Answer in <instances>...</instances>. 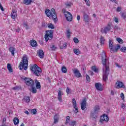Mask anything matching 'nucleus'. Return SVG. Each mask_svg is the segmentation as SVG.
Returning a JSON list of instances; mask_svg holds the SVG:
<instances>
[{
    "label": "nucleus",
    "mask_w": 126,
    "mask_h": 126,
    "mask_svg": "<svg viewBox=\"0 0 126 126\" xmlns=\"http://www.w3.org/2000/svg\"><path fill=\"white\" fill-rule=\"evenodd\" d=\"M101 58V63L103 64V66L105 67V68H103V79L104 81H106V80L108 79V76L109 75V73L110 72V68L108 65V63H109V61L107 59V56H106V53L104 51L102 53Z\"/></svg>",
    "instance_id": "f257e3e1"
},
{
    "label": "nucleus",
    "mask_w": 126,
    "mask_h": 126,
    "mask_svg": "<svg viewBox=\"0 0 126 126\" xmlns=\"http://www.w3.org/2000/svg\"><path fill=\"white\" fill-rule=\"evenodd\" d=\"M45 14L47 15V17H49V18L51 17L55 23H56V21H58V16H57L55 9L52 8L51 10L49 9H46L45 10Z\"/></svg>",
    "instance_id": "f03ea898"
},
{
    "label": "nucleus",
    "mask_w": 126,
    "mask_h": 126,
    "mask_svg": "<svg viewBox=\"0 0 126 126\" xmlns=\"http://www.w3.org/2000/svg\"><path fill=\"white\" fill-rule=\"evenodd\" d=\"M30 69L31 71L35 76H37V77L41 76V73H42V71L41 68L38 67L37 64H34L31 66Z\"/></svg>",
    "instance_id": "7ed1b4c3"
},
{
    "label": "nucleus",
    "mask_w": 126,
    "mask_h": 126,
    "mask_svg": "<svg viewBox=\"0 0 126 126\" xmlns=\"http://www.w3.org/2000/svg\"><path fill=\"white\" fill-rule=\"evenodd\" d=\"M19 67L21 70L23 69V67L25 70L27 69L28 68V59L27 57L24 56L23 57V62H20Z\"/></svg>",
    "instance_id": "20e7f679"
},
{
    "label": "nucleus",
    "mask_w": 126,
    "mask_h": 126,
    "mask_svg": "<svg viewBox=\"0 0 126 126\" xmlns=\"http://www.w3.org/2000/svg\"><path fill=\"white\" fill-rule=\"evenodd\" d=\"M100 111V107L98 105H95L94 107V111L91 112V118L92 120H96L98 117V113Z\"/></svg>",
    "instance_id": "39448f33"
},
{
    "label": "nucleus",
    "mask_w": 126,
    "mask_h": 126,
    "mask_svg": "<svg viewBox=\"0 0 126 126\" xmlns=\"http://www.w3.org/2000/svg\"><path fill=\"white\" fill-rule=\"evenodd\" d=\"M109 45L111 53H117L119 49L121 48V45L119 44H117L116 46L114 48V43L112 42L111 39L109 40Z\"/></svg>",
    "instance_id": "423d86ee"
},
{
    "label": "nucleus",
    "mask_w": 126,
    "mask_h": 126,
    "mask_svg": "<svg viewBox=\"0 0 126 126\" xmlns=\"http://www.w3.org/2000/svg\"><path fill=\"white\" fill-rule=\"evenodd\" d=\"M53 34H54V31L52 30L46 31V34L44 36L46 42H48L49 40H52L53 39Z\"/></svg>",
    "instance_id": "0eeeda50"
},
{
    "label": "nucleus",
    "mask_w": 126,
    "mask_h": 126,
    "mask_svg": "<svg viewBox=\"0 0 126 126\" xmlns=\"http://www.w3.org/2000/svg\"><path fill=\"white\" fill-rule=\"evenodd\" d=\"M24 80L25 81L26 84H27L28 86H30V88L32 86H35V82L33 79H31V78L25 77L24 78Z\"/></svg>",
    "instance_id": "6e6552de"
},
{
    "label": "nucleus",
    "mask_w": 126,
    "mask_h": 126,
    "mask_svg": "<svg viewBox=\"0 0 126 126\" xmlns=\"http://www.w3.org/2000/svg\"><path fill=\"white\" fill-rule=\"evenodd\" d=\"M65 17L67 21H72V15L70 12L68 11H65L64 12Z\"/></svg>",
    "instance_id": "1a4fd4ad"
},
{
    "label": "nucleus",
    "mask_w": 126,
    "mask_h": 126,
    "mask_svg": "<svg viewBox=\"0 0 126 126\" xmlns=\"http://www.w3.org/2000/svg\"><path fill=\"white\" fill-rule=\"evenodd\" d=\"M115 87L116 88H123V89H126V86H125L124 83L120 81H117Z\"/></svg>",
    "instance_id": "9d476101"
},
{
    "label": "nucleus",
    "mask_w": 126,
    "mask_h": 126,
    "mask_svg": "<svg viewBox=\"0 0 126 126\" xmlns=\"http://www.w3.org/2000/svg\"><path fill=\"white\" fill-rule=\"evenodd\" d=\"M73 72L76 77H77L78 78H79V77H82L81 73H80V72L77 69H73Z\"/></svg>",
    "instance_id": "9b49d317"
},
{
    "label": "nucleus",
    "mask_w": 126,
    "mask_h": 126,
    "mask_svg": "<svg viewBox=\"0 0 126 126\" xmlns=\"http://www.w3.org/2000/svg\"><path fill=\"white\" fill-rule=\"evenodd\" d=\"M109 121V117L106 114H104L103 116H101L100 119V123L103 124V122H108Z\"/></svg>",
    "instance_id": "f8f14e48"
},
{
    "label": "nucleus",
    "mask_w": 126,
    "mask_h": 126,
    "mask_svg": "<svg viewBox=\"0 0 126 126\" xmlns=\"http://www.w3.org/2000/svg\"><path fill=\"white\" fill-rule=\"evenodd\" d=\"M81 109L84 111L86 109V98H84L81 103Z\"/></svg>",
    "instance_id": "ddd939ff"
},
{
    "label": "nucleus",
    "mask_w": 126,
    "mask_h": 126,
    "mask_svg": "<svg viewBox=\"0 0 126 126\" xmlns=\"http://www.w3.org/2000/svg\"><path fill=\"white\" fill-rule=\"evenodd\" d=\"M111 24H109L107 27H106L104 29L101 31V32L102 33H105V34H107V32H108V31H110L111 30Z\"/></svg>",
    "instance_id": "4468645a"
},
{
    "label": "nucleus",
    "mask_w": 126,
    "mask_h": 126,
    "mask_svg": "<svg viewBox=\"0 0 126 126\" xmlns=\"http://www.w3.org/2000/svg\"><path fill=\"white\" fill-rule=\"evenodd\" d=\"M72 103L73 104V107L75 110V112L76 113V114H77V113H78V108H77V106L76 105V100H75V99L73 98L72 99Z\"/></svg>",
    "instance_id": "2eb2a0df"
},
{
    "label": "nucleus",
    "mask_w": 126,
    "mask_h": 126,
    "mask_svg": "<svg viewBox=\"0 0 126 126\" xmlns=\"http://www.w3.org/2000/svg\"><path fill=\"white\" fill-rule=\"evenodd\" d=\"M59 46L61 50H63V49H66V47H67V43L66 42H60Z\"/></svg>",
    "instance_id": "dca6fc26"
},
{
    "label": "nucleus",
    "mask_w": 126,
    "mask_h": 126,
    "mask_svg": "<svg viewBox=\"0 0 126 126\" xmlns=\"http://www.w3.org/2000/svg\"><path fill=\"white\" fill-rule=\"evenodd\" d=\"M84 21L86 23L87 22H89V20H90V18L89 16L86 14V13L84 12L83 14Z\"/></svg>",
    "instance_id": "f3484780"
},
{
    "label": "nucleus",
    "mask_w": 126,
    "mask_h": 126,
    "mask_svg": "<svg viewBox=\"0 0 126 126\" xmlns=\"http://www.w3.org/2000/svg\"><path fill=\"white\" fill-rule=\"evenodd\" d=\"M95 87L96 90H99V91H102L103 90V87H102V84L99 83H96L95 84Z\"/></svg>",
    "instance_id": "a211bd4d"
},
{
    "label": "nucleus",
    "mask_w": 126,
    "mask_h": 126,
    "mask_svg": "<svg viewBox=\"0 0 126 126\" xmlns=\"http://www.w3.org/2000/svg\"><path fill=\"white\" fill-rule=\"evenodd\" d=\"M29 89L31 92H32V93H33L34 94L37 93V88L35 87V85L34 86H32V87H31V88H29Z\"/></svg>",
    "instance_id": "6ab92c4d"
},
{
    "label": "nucleus",
    "mask_w": 126,
    "mask_h": 126,
    "mask_svg": "<svg viewBox=\"0 0 126 126\" xmlns=\"http://www.w3.org/2000/svg\"><path fill=\"white\" fill-rule=\"evenodd\" d=\"M34 0H23V3L26 4V5H30L32 2H33Z\"/></svg>",
    "instance_id": "aec40b11"
},
{
    "label": "nucleus",
    "mask_w": 126,
    "mask_h": 126,
    "mask_svg": "<svg viewBox=\"0 0 126 126\" xmlns=\"http://www.w3.org/2000/svg\"><path fill=\"white\" fill-rule=\"evenodd\" d=\"M38 56L40 59H44V57H45V54H44V51L43 50H39L38 51Z\"/></svg>",
    "instance_id": "412c9836"
},
{
    "label": "nucleus",
    "mask_w": 126,
    "mask_h": 126,
    "mask_svg": "<svg viewBox=\"0 0 126 126\" xmlns=\"http://www.w3.org/2000/svg\"><path fill=\"white\" fill-rule=\"evenodd\" d=\"M9 51L10 52L12 56H14V52H15V48L14 47L11 46L9 48Z\"/></svg>",
    "instance_id": "4be33fe9"
},
{
    "label": "nucleus",
    "mask_w": 126,
    "mask_h": 126,
    "mask_svg": "<svg viewBox=\"0 0 126 126\" xmlns=\"http://www.w3.org/2000/svg\"><path fill=\"white\" fill-rule=\"evenodd\" d=\"M35 86L36 89H41V83L39 82H38V81L37 80H35Z\"/></svg>",
    "instance_id": "5701e85b"
},
{
    "label": "nucleus",
    "mask_w": 126,
    "mask_h": 126,
    "mask_svg": "<svg viewBox=\"0 0 126 126\" xmlns=\"http://www.w3.org/2000/svg\"><path fill=\"white\" fill-rule=\"evenodd\" d=\"M59 115L57 114L55 115L54 117V124H57V123H59Z\"/></svg>",
    "instance_id": "b1692460"
},
{
    "label": "nucleus",
    "mask_w": 126,
    "mask_h": 126,
    "mask_svg": "<svg viewBox=\"0 0 126 126\" xmlns=\"http://www.w3.org/2000/svg\"><path fill=\"white\" fill-rule=\"evenodd\" d=\"M23 100L26 103H29L30 102V97L27 96H24Z\"/></svg>",
    "instance_id": "393cba45"
},
{
    "label": "nucleus",
    "mask_w": 126,
    "mask_h": 126,
    "mask_svg": "<svg viewBox=\"0 0 126 126\" xmlns=\"http://www.w3.org/2000/svg\"><path fill=\"white\" fill-rule=\"evenodd\" d=\"M31 45L32 47H37V41L34 40H31Z\"/></svg>",
    "instance_id": "a878e982"
},
{
    "label": "nucleus",
    "mask_w": 126,
    "mask_h": 126,
    "mask_svg": "<svg viewBox=\"0 0 126 126\" xmlns=\"http://www.w3.org/2000/svg\"><path fill=\"white\" fill-rule=\"evenodd\" d=\"M13 123L15 126L18 125L19 124V119L17 117H15L13 119Z\"/></svg>",
    "instance_id": "bb28decb"
},
{
    "label": "nucleus",
    "mask_w": 126,
    "mask_h": 126,
    "mask_svg": "<svg viewBox=\"0 0 126 126\" xmlns=\"http://www.w3.org/2000/svg\"><path fill=\"white\" fill-rule=\"evenodd\" d=\"M7 67L10 72H12L13 71V69H12V67H11V64H10V63L7 64Z\"/></svg>",
    "instance_id": "cd10ccee"
},
{
    "label": "nucleus",
    "mask_w": 126,
    "mask_h": 126,
    "mask_svg": "<svg viewBox=\"0 0 126 126\" xmlns=\"http://www.w3.org/2000/svg\"><path fill=\"white\" fill-rule=\"evenodd\" d=\"M73 52L75 55H80V50H79V49L75 48L73 49Z\"/></svg>",
    "instance_id": "c85d7f7f"
},
{
    "label": "nucleus",
    "mask_w": 126,
    "mask_h": 126,
    "mask_svg": "<svg viewBox=\"0 0 126 126\" xmlns=\"http://www.w3.org/2000/svg\"><path fill=\"white\" fill-rule=\"evenodd\" d=\"M100 43L101 45H104L105 43V39H104V37H103L102 35L100 36Z\"/></svg>",
    "instance_id": "c756f323"
},
{
    "label": "nucleus",
    "mask_w": 126,
    "mask_h": 126,
    "mask_svg": "<svg viewBox=\"0 0 126 126\" xmlns=\"http://www.w3.org/2000/svg\"><path fill=\"white\" fill-rule=\"evenodd\" d=\"M62 71L63 73H66L67 72V69L65 66H63L62 68Z\"/></svg>",
    "instance_id": "7c9ffc66"
},
{
    "label": "nucleus",
    "mask_w": 126,
    "mask_h": 126,
    "mask_svg": "<svg viewBox=\"0 0 126 126\" xmlns=\"http://www.w3.org/2000/svg\"><path fill=\"white\" fill-rule=\"evenodd\" d=\"M92 69L94 72H99V69L97 68L96 67V66H92Z\"/></svg>",
    "instance_id": "2f4dec72"
},
{
    "label": "nucleus",
    "mask_w": 126,
    "mask_h": 126,
    "mask_svg": "<svg viewBox=\"0 0 126 126\" xmlns=\"http://www.w3.org/2000/svg\"><path fill=\"white\" fill-rule=\"evenodd\" d=\"M48 27L49 29H55V26L52 23L48 24Z\"/></svg>",
    "instance_id": "473e14b6"
},
{
    "label": "nucleus",
    "mask_w": 126,
    "mask_h": 126,
    "mask_svg": "<svg viewBox=\"0 0 126 126\" xmlns=\"http://www.w3.org/2000/svg\"><path fill=\"white\" fill-rule=\"evenodd\" d=\"M116 41H117V42L120 44H123L124 43V40H123L121 38H117L116 39Z\"/></svg>",
    "instance_id": "72a5a7b5"
},
{
    "label": "nucleus",
    "mask_w": 126,
    "mask_h": 126,
    "mask_svg": "<svg viewBox=\"0 0 126 126\" xmlns=\"http://www.w3.org/2000/svg\"><path fill=\"white\" fill-rule=\"evenodd\" d=\"M31 114H33V115H36L37 114V110L36 109H33L31 110Z\"/></svg>",
    "instance_id": "f704fd0d"
},
{
    "label": "nucleus",
    "mask_w": 126,
    "mask_h": 126,
    "mask_svg": "<svg viewBox=\"0 0 126 126\" xmlns=\"http://www.w3.org/2000/svg\"><path fill=\"white\" fill-rule=\"evenodd\" d=\"M121 52H123V53H126V47H122L120 49Z\"/></svg>",
    "instance_id": "c9c22d12"
},
{
    "label": "nucleus",
    "mask_w": 126,
    "mask_h": 126,
    "mask_svg": "<svg viewBox=\"0 0 126 126\" xmlns=\"http://www.w3.org/2000/svg\"><path fill=\"white\" fill-rule=\"evenodd\" d=\"M70 120V117L69 116H66V125H67V124H68V123H69V121Z\"/></svg>",
    "instance_id": "e433bc0d"
},
{
    "label": "nucleus",
    "mask_w": 126,
    "mask_h": 126,
    "mask_svg": "<svg viewBox=\"0 0 126 126\" xmlns=\"http://www.w3.org/2000/svg\"><path fill=\"white\" fill-rule=\"evenodd\" d=\"M71 90L69 89V88L67 87L66 88V92L67 94V95H68V94H70V93H71Z\"/></svg>",
    "instance_id": "4c0bfd02"
},
{
    "label": "nucleus",
    "mask_w": 126,
    "mask_h": 126,
    "mask_svg": "<svg viewBox=\"0 0 126 126\" xmlns=\"http://www.w3.org/2000/svg\"><path fill=\"white\" fill-rule=\"evenodd\" d=\"M86 80L87 81H88V82H90V77L89 76V75H88V74L86 75Z\"/></svg>",
    "instance_id": "58836bf2"
},
{
    "label": "nucleus",
    "mask_w": 126,
    "mask_h": 126,
    "mask_svg": "<svg viewBox=\"0 0 126 126\" xmlns=\"http://www.w3.org/2000/svg\"><path fill=\"white\" fill-rule=\"evenodd\" d=\"M73 41H74V43H75V44H77L79 42V40H78V38H76V37H74L73 38Z\"/></svg>",
    "instance_id": "ea45409f"
},
{
    "label": "nucleus",
    "mask_w": 126,
    "mask_h": 126,
    "mask_svg": "<svg viewBox=\"0 0 126 126\" xmlns=\"http://www.w3.org/2000/svg\"><path fill=\"white\" fill-rule=\"evenodd\" d=\"M121 17L123 18V19H126V13H122L121 15Z\"/></svg>",
    "instance_id": "a19ab883"
},
{
    "label": "nucleus",
    "mask_w": 126,
    "mask_h": 126,
    "mask_svg": "<svg viewBox=\"0 0 126 126\" xmlns=\"http://www.w3.org/2000/svg\"><path fill=\"white\" fill-rule=\"evenodd\" d=\"M23 26H24V27H25V28H26V29L27 30H28V29H29V27H28V25H27V24L24 23L23 24Z\"/></svg>",
    "instance_id": "79ce46f5"
},
{
    "label": "nucleus",
    "mask_w": 126,
    "mask_h": 126,
    "mask_svg": "<svg viewBox=\"0 0 126 126\" xmlns=\"http://www.w3.org/2000/svg\"><path fill=\"white\" fill-rule=\"evenodd\" d=\"M70 126H75L76 125V121H72L70 123Z\"/></svg>",
    "instance_id": "37998d69"
},
{
    "label": "nucleus",
    "mask_w": 126,
    "mask_h": 126,
    "mask_svg": "<svg viewBox=\"0 0 126 126\" xmlns=\"http://www.w3.org/2000/svg\"><path fill=\"white\" fill-rule=\"evenodd\" d=\"M121 97L122 98V100H125V94L124 93H121Z\"/></svg>",
    "instance_id": "c03bdc74"
},
{
    "label": "nucleus",
    "mask_w": 126,
    "mask_h": 126,
    "mask_svg": "<svg viewBox=\"0 0 126 126\" xmlns=\"http://www.w3.org/2000/svg\"><path fill=\"white\" fill-rule=\"evenodd\" d=\"M122 10V7H118L117 9H116V11H117V12H120V11H121Z\"/></svg>",
    "instance_id": "a18cd8bd"
},
{
    "label": "nucleus",
    "mask_w": 126,
    "mask_h": 126,
    "mask_svg": "<svg viewBox=\"0 0 126 126\" xmlns=\"http://www.w3.org/2000/svg\"><path fill=\"white\" fill-rule=\"evenodd\" d=\"M51 49H52V51H55V50L57 49V47H56V46L53 45L51 47Z\"/></svg>",
    "instance_id": "49530a36"
},
{
    "label": "nucleus",
    "mask_w": 126,
    "mask_h": 126,
    "mask_svg": "<svg viewBox=\"0 0 126 126\" xmlns=\"http://www.w3.org/2000/svg\"><path fill=\"white\" fill-rule=\"evenodd\" d=\"M58 98L59 101H60V102H62V95H58Z\"/></svg>",
    "instance_id": "de8ad7c7"
},
{
    "label": "nucleus",
    "mask_w": 126,
    "mask_h": 126,
    "mask_svg": "<svg viewBox=\"0 0 126 126\" xmlns=\"http://www.w3.org/2000/svg\"><path fill=\"white\" fill-rule=\"evenodd\" d=\"M85 1L86 3V4L88 6H90V4L89 3V0H86Z\"/></svg>",
    "instance_id": "09e8293b"
},
{
    "label": "nucleus",
    "mask_w": 126,
    "mask_h": 126,
    "mask_svg": "<svg viewBox=\"0 0 126 126\" xmlns=\"http://www.w3.org/2000/svg\"><path fill=\"white\" fill-rule=\"evenodd\" d=\"M0 8L2 11H4V9H3V7L1 5V3L0 2Z\"/></svg>",
    "instance_id": "8fccbe9b"
},
{
    "label": "nucleus",
    "mask_w": 126,
    "mask_h": 126,
    "mask_svg": "<svg viewBox=\"0 0 126 126\" xmlns=\"http://www.w3.org/2000/svg\"><path fill=\"white\" fill-rule=\"evenodd\" d=\"M65 4L66 6H69V7H70V6H71V4H72V3H66Z\"/></svg>",
    "instance_id": "3c124183"
},
{
    "label": "nucleus",
    "mask_w": 126,
    "mask_h": 126,
    "mask_svg": "<svg viewBox=\"0 0 126 126\" xmlns=\"http://www.w3.org/2000/svg\"><path fill=\"white\" fill-rule=\"evenodd\" d=\"M11 17L12 19H15V15L11 14Z\"/></svg>",
    "instance_id": "603ef678"
},
{
    "label": "nucleus",
    "mask_w": 126,
    "mask_h": 126,
    "mask_svg": "<svg viewBox=\"0 0 126 126\" xmlns=\"http://www.w3.org/2000/svg\"><path fill=\"white\" fill-rule=\"evenodd\" d=\"M125 103H122V105H121V108H122V109H125Z\"/></svg>",
    "instance_id": "864d4df0"
},
{
    "label": "nucleus",
    "mask_w": 126,
    "mask_h": 126,
    "mask_svg": "<svg viewBox=\"0 0 126 126\" xmlns=\"http://www.w3.org/2000/svg\"><path fill=\"white\" fill-rule=\"evenodd\" d=\"M62 92L61 90L58 91V95H62Z\"/></svg>",
    "instance_id": "5fc2aeb1"
},
{
    "label": "nucleus",
    "mask_w": 126,
    "mask_h": 126,
    "mask_svg": "<svg viewBox=\"0 0 126 126\" xmlns=\"http://www.w3.org/2000/svg\"><path fill=\"white\" fill-rule=\"evenodd\" d=\"M115 64L116 66H117V67H119V68H121V67H122V66H121V65H120L118 63H116Z\"/></svg>",
    "instance_id": "6e6d98bb"
},
{
    "label": "nucleus",
    "mask_w": 126,
    "mask_h": 126,
    "mask_svg": "<svg viewBox=\"0 0 126 126\" xmlns=\"http://www.w3.org/2000/svg\"><path fill=\"white\" fill-rule=\"evenodd\" d=\"M114 30H119V27H118V26H115Z\"/></svg>",
    "instance_id": "4d7b16f0"
},
{
    "label": "nucleus",
    "mask_w": 126,
    "mask_h": 126,
    "mask_svg": "<svg viewBox=\"0 0 126 126\" xmlns=\"http://www.w3.org/2000/svg\"><path fill=\"white\" fill-rule=\"evenodd\" d=\"M114 21L116 23H118V22H119V19L117 18H115Z\"/></svg>",
    "instance_id": "13d9d810"
},
{
    "label": "nucleus",
    "mask_w": 126,
    "mask_h": 126,
    "mask_svg": "<svg viewBox=\"0 0 126 126\" xmlns=\"http://www.w3.org/2000/svg\"><path fill=\"white\" fill-rule=\"evenodd\" d=\"M66 34H70V30H68L66 31Z\"/></svg>",
    "instance_id": "bf43d9fd"
},
{
    "label": "nucleus",
    "mask_w": 126,
    "mask_h": 126,
    "mask_svg": "<svg viewBox=\"0 0 126 126\" xmlns=\"http://www.w3.org/2000/svg\"><path fill=\"white\" fill-rule=\"evenodd\" d=\"M11 14H14L15 16H16V12L13 11H12V13H11Z\"/></svg>",
    "instance_id": "052dcab7"
},
{
    "label": "nucleus",
    "mask_w": 126,
    "mask_h": 126,
    "mask_svg": "<svg viewBox=\"0 0 126 126\" xmlns=\"http://www.w3.org/2000/svg\"><path fill=\"white\" fill-rule=\"evenodd\" d=\"M77 20H78V21L80 20V16L78 15V16H77Z\"/></svg>",
    "instance_id": "680f3d73"
},
{
    "label": "nucleus",
    "mask_w": 126,
    "mask_h": 126,
    "mask_svg": "<svg viewBox=\"0 0 126 126\" xmlns=\"http://www.w3.org/2000/svg\"><path fill=\"white\" fill-rule=\"evenodd\" d=\"M125 121H126V118L123 117L122 118V122H123V123H125Z\"/></svg>",
    "instance_id": "e2e57ef3"
},
{
    "label": "nucleus",
    "mask_w": 126,
    "mask_h": 126,
    "mask_svg": "<svg viewBox=\"0 0 126 126\" xmlns=\"http://www.w3.org/2000/svg\"><path fill=\"white\" fill-rule=\"evenodd\" d=\"M25 114H26L27 115H29V112H28V111L26 110L25 111Z\"/></svg>",
    "instance_id": "0e129e2a"
},
{
    "label": "nucleus",
    "mask_w": 126,
    "mask_h": 126,
    "mask_svg": "<svg viewBox=\"0 0 126 126\" xmlns=\"http://www.w3.org/2000/svg\"><path fill=\"white\" fill-rule=\"evenodd\" d=\"M111 94L113 95H114L115 94V93H114V92L113 91H111Z\"/></svg>",
    "instance_id": "69168bd1"
},
{
    "label": "nucleus",
    "mask_w": 126,
    "mask_h": 126,
    "mask_svg": "<svg viewBox=\"0 0 126 126\" xmlns=\"http://www.w3.org/2000/svg\"><path fill=\"white\" fill-rule=\"evenodd\" d=\"M67 38H68V39H69L70 38V34H67Z\"/></svg>",
    "instance_id": "338daca9"
},
{
    "label": "nucleus",
    "mask_w": 126,
    "mask_h": 126,
    "mask_svg": "<svg viewBox=\"0 0 126 126\" xmlns=\"http://www.w3.org/2000/svg\"><path fill=\"white\" fill-rule=\"evenodd\" d=\"M19 31H20L19 29H16V32H17V33H19Z\"/></svg>",
    "instance_id": "774afa93"
}]
</instances>
